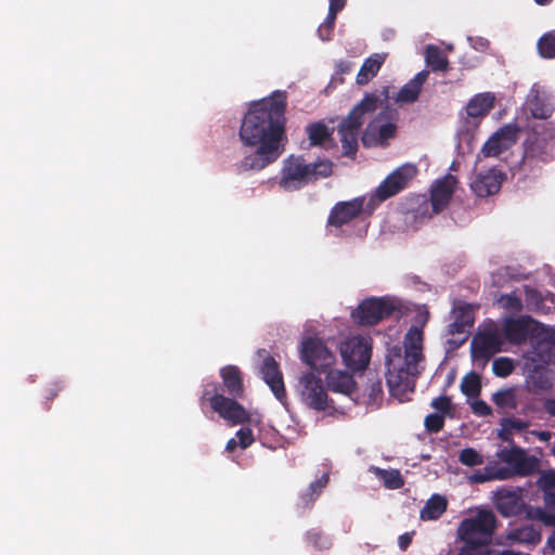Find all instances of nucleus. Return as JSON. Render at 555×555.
I'll return each mask as SVG.
<instances>
[{"mask_svg": "<svg viewBox=\"0 0 555 555\" xmlns=\"http://www.w3.org/2000/svg\"><path fill=\"white\" fill-rule=\"evenodd\" d=\"M285 91L253 102L242 118L238 137L244 146L254 147L241 160L243 170H262L273 164L285 151L286 138Z\"/></svg>", "mask_w": 555, "mask_h": 555, "instance_id": "f257e3e1", "label": "nucleus"}, {"mask_svg": "<svg viewBox=\"0 0 555 555\" xmlns=\"http://www.w3.org/2000/svg\"><path fill=\"white\" fill-rule=\"evenodd\" d=\"M388 100V87H383L379 91L365 93L363 99L339 122L337 130L345 156L353 158L357 155L359 131L364 124L365 117L373 114L379 107L387 105Z\"/></svg>", "mask_w": 555, "mask_h": 555, "instance_id": "f03ea898", "label": "nucleus"}, {"mask_svg": "<svg viewBox=\"0 0 555 555\" xmlns=\"http://www.w3.org/2000/svg\"><path fill=\"white\" fill-rule=\"evenodd\" d=\"M332 172L333 164L328 159L307 164L302 156L291 155L283 162L279 185L285 191H296Z\"/></svg>", "mask_w": 555, "mask_h": 555, "instance_id": "7ed1b4c3", "label": "nucleus"}, {"mask_svg": "<svg viewBox=\"0 0 555 555\" xmlns=\"http://www.w3.org/2000/svg\"><path fill=\"white\" fill-rule=\"evenodd\" d=\"M220 384L209 382L204 385L201 402H209L214 412L232 425L244 424L250 416L246 409L237 401L238 398L225 396L220 391Z\"/></svg>", "mask_w": 555, "mask_h": 555, "instance_id": "20e7f679", "label": "nucleus"}, {"mask_svg": "<svg viewBox=\"0 0 555 555\" xmlns=\"http://www.w3.org/2000/svg\"><path fill=\"white\" fill-rule=\"evenodd\" d=\"M418 362H410L403 358L388 360V369L386 374L387 386L392 397L400 402L406 400V396L414 391L416 379L420 375Z\"/></svg>", "mask_w": 555, "mask_h": 555, "instance_id": "39448f33", "label": "nucleus"}, {"mask_svg": "<svg viewBox=\"0 0 555 555\" xmlns=\"http://www.w3.org/2000/svg\"><path fill=\"white\" fill-rule=\"evenodd\" d=\"M496 524L498 520L492 511L481 509L475 516L461 521L457 534L462 541L491 543Z\"/></svg>", "mask_w": 555, "mask_h": 555, "instance_id": "423d86ee", "label": "nucleus"}, {"mask_svg": "<svg viewBox=\"0 0 555 555\" xmlns=\"http://www.w3.org/2000/svg\"><path fill=\"white\" fill-rule=\"evenodd\" d=\"M297 391L301 402L317 412H324L333 402L322 378L314 372H306L298 378Z\"/></svg>", "mask_w": 555, "mask_h": 555, "instance_id": "0eeeda50", "label": "nucleus"}, {"mask_svg": "<svg viewBox=\"0 0 555 555\" xmlns=\"http://www.w3.org/2000/svg\"><path fill=\"white\" fill-rule=\"evenodd\" d=\"M300 359L319 374L327 372L336 361L335 354L317 337H308L301 343Z\"/></svg>", "mask_w": 555, "mask_h": 555, "instance_id": "6e6552de", "label": "nucleus"}, {"mask_svg": "<svg viewBox=\"0 0 555 555\" xmlns=\"http://www.w3.org/2000/svg\"><path fill=\"white\" fill-rule=\"evenodd\" d=\"M393 304L387 298H366L351 312V318L359 325H375L390 317Z\"/></svg>", "mask_w": 555, "mask_h": 555, "instance_id": "1a4fd4ad", "label": "nucleus"}, {"mask_svg": "<svg viewBox=\"0 0 555 555\" xmlns=\"http://www.w3.org/2000/svg\"><path fill=\"white\" fill-rule=\"evenodd\" d=\"M418 172L414 164H403L402 166L390 172L376 188L374 196L384 202L408 188L409 183L416 177Z\"/></svg>", "mask_w": 555, "mask_h": 555, "instance_id": "9d476101", "label": "nucleus"}, {"mask_svg": "<svg viewBox=\"0 0 555 555\" xmlns=\"http://www.w3.org/2000/svg\"><path fill=\"white\" fill-rule=\"evenodd\" d=\"M340 353L348 369L354 372L363 371L370 363L372 345L370 339L354 336L341 344Z\"/></svg>", "mask_w": 555, "mask_h": 555, "instance_id": "9b49d317", "label": "nucleus"}, {"mask_svg": "<svg viewBox=\"0 0 555 555\" xmlns=\"http://www.w3.org/2000/svg\"><path fill=\"white\" fill-rule=\"evenodd\" d=\"M519 127L515 122L500 127L483 143L480 153L483 157H498L509 150L518 140Z\"/></svg>", "mask_w": 555, "mask_h": 555, "instance_id": "f8f14e48", "label": "nucleus"}, {"mask_svg": "<svg viewBox=\"0 0 555 555\" xmlns=\"http://www.w3.org/2000/svg\"><path fill=\"white\" fill-rule=\"evenodd\" d=\"M456 178L452 175H447L442 179L435 182V184L430 189V199L423 201L425 206V212L428 210V207H431V212L428 214V217H433L434 215L440 214L443 211L453 196Z\"/></svg>", "mask_w": 555, "mask_h": 555, "instance_id": "ddd939ff", "label": "nucleus"}, {"mask_svg": "<svg viewBox=\"0 0 555 555\" xmlns=\"http://www.w3.org/2000/svg\"><path fill=\"white\" fill-rule=\"evenodd\" d=\"M364 197H356L351 201L337 202L330 210L326 227L336 229L350 224L361 216L364 210Z\"/></svg>", "mask_w": 555, "mask_h": 555, "instance_id": "4468645a", "label": "nucleus"}, {"mask_svg": "<svg viewBox=\"0 0 555 555\" xmlns=\"http://www.w3.org/2000/svg\"><path fill=\"white\" fill-rule=\"evenodd\" d=\"M496 456L511 466L517 476L527 477L538 469V460L528 456L527 452L518 447L502 448L496 452Z\"/></svg>", "mask_w": 555, "mask_h": 555, "instance_id": "2eb2a0df", "label": "nucleus"}, {"mask_svg": "<svg viewBox=\"0 0 555 555\" xmlns=\"http://www.w3.org/2000/svg\"><path fill=\"white\" fill-rule=\"evenodd\" d=\"M385 114L378 113L367 125L365 131L362 134V143L365 147L371 146H385L388 144V140L396 137L397 127L392 122L380 124Z\"/></svg>", "mask_w": 555, "mask_h": 555, "instance_id": "dca6fc26", "label": "nucleus"}, {"mask_svg": "<svg viewBox=\"0 0 555 555\" xmlns=\"http://www.w3.org/2000/svg\"><path fill=\"white\" fill-rule=\"evenodd\" d=\"M493 501L496 511L503 517L518 516L526 507L520 488L509 489L502 487L494 492Z\"/></svg>", "mask_w": 555, "mask_h": 555, "instance_id": "f3484780", "label": "nucleus"}, {"mask_svg": "<svg viewBox=\"0 0 555 555\" xmlns=\"http://www.w3.org/2000/svg\"><path fill=\"white\" fill-rule=\"evenodd\" d=\"M504 179L505 175L501 170L491 168L478 173L472 181L470 189L478 197H488L501 190Z\"/></svg>", "mask_w": 555, "mask_h": 555, "instance_id": "a211bd4d", "label": "nucleus"}, {"mask_svg": "<svg viewBox=\"0 0 555 555\" xmlns=\"http://www.w3.org/2000/svg\"><path fill=\"white\" fill-rule=\"evenodd\" d=\"M262 379L270 387L275 398L280 401L286 398V390L283 382V374L279 363L273 357L268 356L260 367Z\"/></svg>", "mask_w": 555, "mask_h": 555, "instance_id": "6ab92c4d", "label": "nucleus"}, {"mask_svg": "<svg viewBox=\"0 0 555 555\" xmlns=\"http://www.w3.org/2000/svg\"><path fill=\"white\" fill-rule=\"evenodd\" d=\"M222 379L220 385V391L234 398H243L244 396V383L243 373L236 365H225L219 371Z\"/></svg>", "mask_w": 555, "mask_h": 555, "instance_id": "aec40b11", "label": "nucleus"}, {"mask_svg": "<svg viewBox=\"0 0 555 555\" xmlns=\"http://www.w3.org/2000/svg\"><path fill=\"white\" fill-rule=\"evenodd\" d=\"M325 374L328 390L348 397H352L356 392L357 382L350 373L341 370L330 369Z\"/></svg>", "mask_w": 555, "mask_h": 555, "instance_id": "412c9836", "label": "nucleus"}, {"mask_svg": "<svg viewBox=\"0 0 555 555\" xmlns=\"http://www.w3.org/2000/svg\"><path fill=\"white\" fill-rule=\"evenodd\" d=\"M555 372L543 365H535L528 374L526 383L533 392L546 391L553 387Z\"/></svg>", "mask_w": 555, "mask_h": 555, "instance_id": "4be33fe9", "label": "nucleus"}, {"mask_svg": "<svg viewBox=\"0 0 555 555\" xmlns=\"http://www.w3.org/2000/svg\"><path fill=\"white\" fill-rule=\"evenodd\" d=\"M495 96L491 92L475 94L466 104V114L472 118H485L494 108Z\"/></svg>", "mask_w": 555, "mask_h": 555, "instance_id": "5701e85b", "label": "nucleus"}, {"mask_svg": "<svg viewBox=\"0 0 555 555\" xmlns=\"http://www.w3.org/2000/svg\"><path fill=\"white\" fill-rule=\"evenodd\" d=\"M404 358L410 362H421L423 356V330L417 326H412L404 338Z\"/></svg>", "mask_w": 555, "mask_h": 555, "instance_id": "b1692460", "label": "nucleus"}, {"mask_svg": "<svg viewBox=\"0 0 555 555\" xmlns=\"http://www.w3.org/2000/svg\"><path fill=\"white\" fill-rule=\"evenodd\" d=\"M532 359L545 364H555V333H545L533 346Z\"/></svg>", "mask_w": 555, "mask_h": 555, "instance_id": "393cba45", "label": "nucleus"}, {"mask_svg": "<svg viewBox=\"0 0 555 555\" xmlns=\"http://www.w3.org/2000/svg\"><path fill=\"white\" fill-rule=\"evenodd\" d=\"M388 54L387 53H373L366 57L360 67L357 75V83L360 86L367 85L373 78H375L385 63Z\"/></svg>", "mask_w": 555, "mask_h": 555, "instance_id": "a878e982", "label": "nucleus"}, {"mask_svg": "<svg viewBox=\"0 0 555 555\" xmlns=\"http://www.w3.org/2000/svg\"><path fill=\"white\" fill-rule=\"evenodd\" d=\"M499 338L495 334L488 333L475 337L472 341V354L474 358L488 359L499 351Z\"/></svg>", "mask_w": 555, "mask_h": 555, "instance_id": "bb28decb", "label": "nucleus"}, {"mask_svg": "<svg viewBox=\"0 0 555 555\" xmlns=\"http://www.w3.org/2000/svg\"><path fill=\"white\" fill-rule=\"evenodd\" d=\"M366 397L365 403L379 406L384 399L382 378L373 372L366 374V383L363 390Z\"/></svg>", "mask_w": 555, "mask_h": 555, "instance_id": "cd10ccee", "label": "nucleus"}, {"mask_svg": "<svg viewBox=\"0 0 555 555\" xmlns=\"http://www.w3.org/2000/svg\"><path fill=\"white\" fill-rule=\"evenodd\" d=\"M448 501L443 495L433 494L421 509L422 520H436L447 511Z\"/></svg>", "mask_w": 555, "mask_h": 555, "instance_id": "c85d7f7f", "label": "nucleus"}, {"mask_svg": "<svg viewBox=\"0 0 555 555\" xmlns=\"http://www.w3.org/2000/svg\"><path fill=\"white\" fill-rule=\"evenodd\" d=\"M327 482V474L322 475L321 478L311 482L308 489L298 498L297 506L302 509L310 508L319 498L322 490L326 487Z\"/></svg>", "mask_w": 555, "mask_h": 555, "instance_id": "c756f323", "label": "nucleus"}, {"mask_svg": "<svg viewBox=\"0 0 555 555\" xmlns=\"http://www.w3.org/2000/svg\"><path fill=\"white\" fill-rule=\"evenodd\" d=\"M505 338L514 344H521L528 337L527 323L521 319H509L503 327Z\"/></svg>", "mask_w": 555, "mask_h": 555, "instance_id": "7c9ffc66", "label": "nucleus"}, {"mask_svg": "<svg viewBox=\"0 0 555 555\" xmlns=\"http://www.w3.org/2000/svg\"><path fill=\"white\" fill-rule=\"evenodd\" d=\"M334 129H330L323 121L311 122L306 127V132L312 146H321L332 139Z\"/></svg>", "mask_w": 555, "mask_h": 555, "instance_id": "2f4dec72", "label": "nucleus"}, {"mask_svg": "<svg viewBox=\"0 0 555 555\" xmlns=\"http://www.w3.org/2000/svg\"><path fill=\"white\" fill-rule=\"evenodd\" d=\"M425 62L433 72H446L449 61L441 49L435 44H428L425 49Z\"/></svg>", "mask_w": 555, "mask_h": 555, "instance_id": "473e14b6", "label": "nucleus"}, {"mask_svg": "<svg viewBox=\"0 0 555 555\" xmlns=\"http://www.w3.org/2000/svg\"><path fill=\"white\" fill-rule=\"evenodd\" d=\"M491 400L502 411L515 410L518 406L515 387L498 390L492 393Z\"/></svg>", "mask_w": 555, "mask_h": 555, "instance_id": "72a5a7b5", "label": "nucleus"}, {"mask_svg": "<svg viewBox=\"0 0 555 555\" xmlns=\"http://www.w3.org/2000/svg\"><path fill=\"white\" fill-rule=\"evenodd\" d=\"M508 538L519 543L538 544L541 541V533L532 526H524L513 530Z\"/></svg>", "mask_w": 555, "mask_h": 555, "instance_id": "f704fd0d", "label": "nucleus"}, {"mask_svg": "<svg viewBox=\"0 0 555 555\" xmlns=\"http://www.w3.org/2000/svg\"><path fill=\"white\" fill-rule=\"evenodd\" d=\"M461 390L467 397H477L481 390V380L477 373L470 372L465 375L461 383Z\"/></svg>", "mask_w": 555, "mask_h": 555, "instance_id": "c9c22d12", "label": "nucleus"}, {"mask_svg": "<svg viewBox=\"0 0 555 555\" xmlns=\"http://www.w3.org/2000/svg\"><path fill=\"white\" fill-rule=\"evenodd\" d=\"M453 319L464 323L468 327L474 325L475 317L473 306L465 302H457L452 309Z\"/></svg>", "mask_w": 555, "mask_h": 555, "instance_id": "e433bc0d", "label": "nucleus"}, {"mask_svg": "<svg viewBox=\"0 0 555 555\" xmlns=\"http://www.w3.org/2000/svg\"><path fill=\"white\" fill-rule=\"evenodd\" d=\"M420 90L411 80L408 81L397 93L395 101L400 104H411L418 100Z\"/></svg>", "mask_w": 555, "mask_h": 555, "instance_id": "4c0bfd02", "label": "nucleus"}, {"mask_svg": "<svg viewBox=\"0 0 555 555\" xmlns=\"http://www.w3.org/2000/svg\"><path fill=\"white\" fill-rule=\"evenodd\" d=\"M538 50L544 59L555 57V31H550L539 39Z\"/></svg>", "mask_w": 555, "mask_h": 555, "instance_id": "58836bf2", "label": "nucleus"}, {"mask_svg": "<svg viewBox=\"0 0 555 555\" xmlns=\"http://www.w3.org/2000/svg\"><path fill=\"white\" fill-rule=\"evenodd\" d=\"M459 555H490V543L481 541H463Z\"/></svg>", "mask_w": 555, "mask_h": 555, "instance_id": "ea45409f", "label": "nucleus"}, {"mask_svg": "<svg viewBox=\"0 0 555 555\" xmlns=\"http://www.w3.org/2000/svg\"><path fill=\"white\" fill-rule=\"evenodd\" d=\"M530 112L534 118L547 119L552 116L554 108L542 99L535 98L530 103Z\"/></svg>", "mask_w": 555, "mask_h": 555, "instance_id": "a19ab883", "label": "nucleus"}, {"mask_svg": "<svg viewBox=\"0 0 555 555\" xmlns=\"http://www.w3.org/2000/svg\"><path fill=\"white\" fill-rule=\"evenodd\" d=\"M514 369V363L509 358H498L492 363L493 374L498 377H507Z\"/></svg>", "mask_w": 555, "mask_h": 555, "instance_id": "79ce46f5", "label": "nucleus"}, {"mask_svg": "<svg viewBox=\"0 0 555 555\" xmlns=\"http://www.w3.org/2000/svg\"><path fill=\"white\" fill-rule=\"evenodd\" d=\"M384 485L388 489H399L404 485V480L397 469L380 470Z\"/></svg>", "mask_w": 555, "mask_h": 555, "instance_id": "37998d69", "label": "nucleus"}, {"mask_svg": "<svg viewBox=\"0 0 555 555\" xmlns=\"http://www.w3.org/2000/svg\"><path fill=\"white\" fill-rule=\"evenodd\" d=\"M459 461L465 466H477L483 463L482 456L473 448L463 449L460 452Z\"/></svg>", "mask_w": 555, "mask_h": 555, "instance_id": "c03bdc74", "label": "nucleus"}, {"mask_svg": "<svg viewBox=\"0 0 555 555\" xmlns=\"http://www.w3.org/2000/svg\"><path fill=\"white\" fill-rule=\"evenodd\" d=\"M307 542L318 550H327L331 545L330 540L319 530L312 529L307 532Z\"/></svg>", "mask_w": 555, "mask_h": 555, "instance_id": "a18cd8bd", "label": "nucleus"}, {"mask_svg": "<svg viewBox=\"0 0 555 555\" xmlns=\"http://www.w3.org/2000/svg\"><path fill=\"white\" fill-rule=\"evenodd\" d=\"M336 17L337 14L328 12L325 21L319 26L318 34L323 41L331 40L333 36Z\"/></svg>", "mask_w": 555, "mask_h": 555, "instance_id": "49530a36", "label": "nucleus"}, {"mask_svg": "<svg viewBox=\"0 0 555 555\" xmlns=\"http://www.w3.org/2000/svg\"><path fill=\"white\" fill-rule=\"evenodd\" d=\"M499 304L504 309L513 311V312H519L522 309L521 299L515 293L502 295L499 298Z\"/></svg>", "mask_w": 555, "mask_h": 555, "instance_id": "de8ad7c7", "label": "nucleus"}, {"mask_svg": "<svg viewBox=\"0 0 555 555\" xmlns=\"http://www.w3.org/2000/svg\"><path fill=\"white\" fill-rule=\"evenodd\" d=\"M425 428L428 433L437 434L444 426V417L438 413L428 414L424 421Z\"/></svg>", "mask_w": 555, "mask_h": 555, "instance_id": "09e8293b", "label": "nucleus"}, {"mask_svg": "<svg viewBox=\"0 0 555 555\" xmlns=\"http://www.w3.org/2000/svg\"><path fill=\"white\" fill-rule=\"evenodd\" d=\"M487 472H490V477L492 480H506L514 476H516V472L511 467H504V466H490L488 465L486 467Z\"/></svg>", "mask_w": 555, "mask_h": 555, "instance_id": "8fccbe9b", "label": "nucleus"}, {"mask_svg": "<svg viewBox=\"0 0 555 555\" xmlns=\"http://www.w3.org/2000/svg\"><path fill=\"white\" fill-rule=\"evenodd\" d=\"M236 438L242 449H247L255 441L253 430L249 427H242L238 429L236 431Z\"/></svg>", "mask_w": 555, "mask_h": 555, "instance_id": "3c124183", "label": "nucleus"}, {"mask_svg": "<svg viewBox=\"0 0 555 555\" xmlns=\"http://www.w3.org/2000/svg\"><path fill=\"white\" fill-rule=\"evenodd\" d=\"M435 410H437L438 412H441L443 414H448L451 412V409H452V401H451V398L448 397V396H440V397H437L435 398L433 401H431V404H430Z\"/></svg>", "mask_w": 555, "mask_h": 555, "instance_id": "603ef678", "label": "nucleus"}, {"mask_svg": "<svg viewBox=\"0 0 555 555\" xmlns=\"http://www.w3.org/2000/svg\"><path fill=\"white\" fill-rule=\"evenodd\" d=\"M473 413L478 416H489L492 414L490 405L483 400H476L472 403Z\"/></svg>", "mask_w": 555, "mask_h": 555, "instance_id": "864d4df0", "label": "nucleus"}, {"mask_svg": "<svg viewBox=\"0 0 555 555\" xmlns=\"http://www.w3.org/2000/svg\"><path fill=\"white\" fill-rule=\"evenodd\" d=\"M503 426L505 429L525 430L529 423L521 418L511 417L504 420Z\"/></svg>", "mask_w": 555, "mask_h": 555, "instance_id": "5fc2aeb1", "label": "nucleus"}, {"mask_svg": "<svg viewBox=\"0 0 555 555\" xmlns=\"http://www.w3.org/2000/svg\"><path fill=\"white\" fill-rule=\"evenodd\" d=\"M542 489L546 491H555V473H547L541 478Z\"/></svg>", "mask_w": 555, "mask_h": 555, "instance_id": "6e6d98bb", "label": "nucleus"}, {"mask_svg": "<svg viewBox=\"0 0 555 555\" xmlns=\"http://www.w3.org/2000/svg\"><path fill=\"white\" fill-rule=\"evenodd\" d=\"M467 328H469L467 325L453 319V321L448 325V334H463Z\"/></svg>", "mask_w": 555, "mask_h": 555, "instance_id": "4d7b16f0", "label": "nucleus"}, {"mask_svg": "<svg viewBox=\"0 0 555 555\" xmlns=\"http://www.w3.org/2000/svg\"><path fill=\"white\" fill-rule=\"evenodd\" d=\"M524 511L526 512L527 518L540 521L545 509L526 505Z\"/></svg>", "mask_w": 555, "mask_h": 555, "instance_id": "13d9d810", "label": "nucleus"}, {"mask_svg": "<svg viewBox=\"0 0 555 555\" xmlns=\"http://www.w3.org/2000/svg\"><path fill=\"white\" fill-rule=\"evenodd\" d=\"M429 76V72L426 69L421 70L417 73L414 78L411 79V81L420 89L422 90L424 83L427 81Z\"/></svg>", "mask_w": 555, "mask_h": 555, "instance_id": "bf43d9fd", "label": "nucleus"}, {"mask_svg": "<svg viewBox=\"0 0 555 555\" xmlns=\"http://www.w3.org/2000/svg\"><path fill=\"white\" fill-rule=\"evenodd\" d=\"M429 319V311L427 309H421L417 311L414 320L415 323L418 325L417 327H423L428 322Z\"/></svg>", "mask_w": 555, "mask_h": 555, "instance_id": "052dcab7", "label": "nucleus"}, {"mask_svg": "<svg viewBox=\"0 0 555 555\" xmlns=\"http://www.w3.org/2000/svg\"><path fill=\"white\" fill-rule=\"evenodd\" d=\"M470 479L473 482L476 483H483L486 481L492 480V478L490 477V472H487L486 469L485 473L477 472L473 474Z\"/></svg>", "mask_w": 555, "mask_h": 555, "instance_id": "680f3d73", "label": "nucleus"}, {"mask_svg": "<svg viewBox=\"0 0 555 555\" xmlns=\"http://www.w3.org/2000/svg\"><path fill=\"white\" fill-rule=\"evenodd\" d=\"M412 543V533L405 532L398 539V545L402 551H405Z\"/></svg>", "mask_w": 555, "mask_h": 555, "instance_id": "e2e57ef3", "label": "nucleus"}, {"mask_svg": "<svg viewBox=\"0 0 555 555\" xmlns=\"http://www.w3.org/2000/svg\"><path fill=\"white\" fill-rule=\"evenodd\" d=\"M347 0H330V8L328 12H332L334 14H338L345 5Z\"/></svg>", "mask_w": 555, "mask_h": 555, "instance_id": "0e129e2a", "label": "nucleus"}, {"mask_svg": "<svg viewBox=\"0 0 555 555\" xmlns=\"http://www.w3.org/2000/svg\"><path fill=\"white\" fill-rule=\"evenodd\" d=\"M540 521L545 526H555V514L544 511Z\"/></svg>", "mask_w": 555, "mask_h": 555, "instance_id": "69168bd1", "label": "nucleus"}, {"mask_svg": "<svg viewBox=\"0 0 555 555\" xmlns=\"http://www.w3.org/2000/svg\"><path fill=\"white\" fill-rule=\"evenodd\" d=\"M545 505L555 511V491L545 492Z\"/></svg>", "mask_w": 555, "mask_h": 555, "instance_id": "338daca9", "label": "nucleus"}, {"mask_svg": "<svg viewBox=\"0 0 555 555\" xmlns=\"http://www.w3.org/2000/svg\"><path fill=\"white\" fill-rule=\"evenodd\" d=\"M544 410L552 416H555V399H546L544 401Z\"/></svg>", "mask_w": 555, "mask_h": 555, "instance_id": "774afa93", "label": "nucleus"}]
</instances>
